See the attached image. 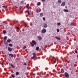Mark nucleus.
Listing matches in <instances>:
<instances>
[{
	"mask_svg": "<svg viewBox=\"0 0 78 78\" xmlns=\"http://www.w3.org/2000/svg\"><path fill=\"white\" fill-rule=\"evenodd\" d=\"M30 44L32 47H34V45H36V41L33 40L32 41V43L30 42Z\"/></svg>",
	"mask_w": 78,
	"mask_h": 78,
	"instance_id": "f257e3e1",
	"label": "nucleus"
},
{
	"mask_svg": "<svg viewBox=\"0 0 78 78\" xmlns=\"http://www.w3.org/2000/svg\"><path fill=\"white\" fill-rule=\"evenodd\" d=\"M47 32V30H46V29L43 28V29L42 30H41V32L42 33H45Z\"/></svg>",
	"mask_w": 78,
	"mask_h": 78,
	"instance_id": "f03ea898",
	"label": "nucleus"
},
{
	"mask_svg": "<svg viewBox=\"0 0 78 78\" xmlns=\"http://www.w3.org/2000/svg\"><path fill=\"white\" fill-rule=\"evenodd\" d=\"M65 75L66 78H69V75L67 73H65Z\"/></svg>",
	"mask_w": 78,
	"mask_h": 78,
	"instance_id": "7ed1b4c3",
	"label": "nucleus"
},
{
	"mask_svg": "<svg viewBox=\"0 0 78 78\" xmlns=\"http://www.w3.org/2000/svg\"><path fill=\"white\" fill-rule=\"evenodd\" d=\"M66 5V3L64 2H63L61 4V6H64Z\"/></svg>",
	"mask_w": 78,
	"mask_h": 78,
	"instance_id": "20e7f679",
	"label": "nucleus"
},
{
	"mask_svg": "<svg viewBox=\"0 0 78 78\" xmlns=\"http://www.w3.org/2000/svg\"><path fill=\"white\" fill-rule=\"evenodd\" d=\"M38 39H39V41H41L42 40V37L38 36Z\"/></svg>",
	"mask_w": 78,
	"mask_h": 78,
	"instance_id": "39448f33",
	"label": "nucleus"
},
{
	"mask_svg": "<svg viewBox=\"0 0 78 78\" xmlns=\"http://www.w3.org/2000/svg\"><path fill=\"white\" fill-rule=\"evenodd\" d=\"M8 50L9 51H12V50L11 48L10 47L8 48Z\"/></svg>",
	"mask_w": 78,
	"mask_h": 78,
	"instance_id": "423d86ee",
	"label": "nucleus"
},
{
	"mask_svg": "<svg viewBox=\"0 0 78 78\" xmlns=\"http://www.w3.org/2000/svg\"><path fill=\"white\" fill-rule=\"evenodd\" d=\"M44 28H47V25L46 24H44Z\"/></svg>",
	"mask_w": 78,
	"mask_h": 78,
	"instance_id": "0eeeda50",
	"label": "nucleus"
},
{
	"mask_svg": "<svg viewBox=\"0 0 78 78\" xmlns=\"http://www.w3.org/2000/svg\"><path fill=\"white\" fill-rule=\"evenodd\" d=\"M28 6H29V4H27L26 5V8H27V9H29V8L28 7Z\"/></svg>",
	"mask_w": 78,
	"mask_h": 78,
	"instance_id": "6e6552de",
	"label": "nucleus"
},
{
	"mask_svg": "<svg viewBox=\"0 0 78 78\" xmlns=\"http://www.w3.org/2000/svg\"><path fill=\"white\" fill-rule=\"evenodd\" d=\"M55 37L57 39H58V40H61V38L60 37H58L57 36H56Z\"/></svg>",
	"mask_w": 78,
	"mask_h": 78,
	"instance_id": "1a4fd4ad",
	"label": "nucleus"
},
{
	"mask_svg": "<svg viewBox=\"0 0 78 78\" xmlns=\"http://www.w3.org/2000/svg\"><path fill=\"white\" fill-rule=\"evenodd\" d=\"M64 12H69V10L68 9H65L64 10Z\"/></svg>",
	"mask_w": 78,
	"mask_h": 78,
	"instance_id": "9d476101",
	"label": "nucleus"
},
{
	"mask_svg": "<svg viewBox=\"0 0 78 78\" xmlns=\"http://www.w3.org/2000/svg\"><path fill=\"white\" fill-rule=\"evenodd\" d=\"M58 3L60 4V3H61V2H62V1H61V0H58Z\"/></svg>",
	"mask_w": 78,
	"mask_h": 78,
	"instance_id": "9b49d317",
	"label": "nucleus"
},
{
	"mask_svg": "<svg viewBox=\"0 0 78 78\" xmlns=\"http://www.w3.org/2000/svg\"><path fill=\"white\" fill-rule=\"evenodd\" d=\"M7 42H9V43L11 42V40L9 39L7 40Z\"/></svg>",
	"mask_w": 78,
	"mask_h": 78,
	"instance_id": "f8f14e48",
	"label": "nucleus"
},
{
	"mask_svg": "<svg viewBox=\"0 0 78 78\" xmlns=\"http://www.w3.org/2000/svg\"><path fill=\"white\" fill-rule=\"evenodd\" d=\"M9 55L11 57H13V56H14V55H13L12 54H9Z\"/></svg>",
	"mask_w": 78,
	"mask_h": 78,
	"instance_id": "ddd939ff",
	"label": "nucleus"
},
{
	"mask_svg": "<svg viewBox=\"0 0 78 78\" xmlns=\"http://www.w3.org/2000/svg\"><path fill=\"white\" fill-rule=\"evenodd\" d=\"M61 72H62V73H64V69H61Z\"/></svg>",
	"mask_w": 78,
	"mask_h": 78,
	"instance_id": "4468645a",
	"label": "nucleus"
},
{
	"mask_svg": "<svg viewBox=\"0 0 78 78\" xmlns=\"http://www.w3.org/2000/svg\"><path fill=\"white\" fill-rule=\"evenodd\" d=\"M39 48L38 47H37L36 48V50H37L38 51V50H39Z\"/></svg>",
	"mask_w": 78,
	"mask_h": 78,
	"instance_id": "2eb2a0df",
	"label": "nucleus"
},
{
	"mask_svg": "<svg viewBox=\"0 0 78 78\" xmlns=\"http://www.w3.org/2000/svg\"><path fill=\"white\" fill-rule=\"evenodd\" d=\"M9 45L10 46V47H12V44H9Z\"/></svg>",
	"mask_w": 78,
	"mask_h": 78,
	"instance_id": "dca6fc26",
	"label": "nucleus"
},
{
	"mask_svg": "<svg viewBox=\"0 0 78 78\" xmlns=\"http://www.w3.org/2000/svg\"><path fill=\"white\" fill-rule=\"evenodd\" d=\"M11 67H12V68H15V67H14V65H13L12 64H11Z\"/></svg>",
	"mask_w": 78,
	"mask_h": 78,
	"instance_id": "f3484780",
	"label": "nucleus"
},
{
	"mask_svg": "<svg viewBox=\"0 0 78 78\" xmlns=\"http://www.w3.org/2000/svg\"><path fill=\"white\" fill-rule=\"evenodd\" d=\"M57 25H58L59 26H60V25H61V24L60 23H57Z\"/></svg>",
	"mask_w": 78,
	"mask_h": 78,
	"instance_id": "a211bd4d",
	"label": "nucleus"
},
{
	"mask_svg": "<svg viewBox=\"0 0 78 78\" xmlns=\"http://www.w3.org/2000/svg\"><path fill=\"white\" fill-rule=\"evenodd\" d=\"M40 2H38L37 3V5H38V6H39L40 5H41L40 4Z\"/></svg>",
	"mask_w": 78,
	"mask_h": 78,
	"instance_id": "6ab92c4d",
	"label": "nucleus"
},
{
	"mask_svg": "<svg viewBox=\"0 0 78 78\" xmlns=\"http://www.w3.org/2000/svg\"><path fill=\"white\" fill-rule=\"evenodd\" d=\"M33 55H34L33 56H34L35 57L36 56V54H35V53H33Z\"/></svg>",
	"mask_w": 78,
	"mask_h": 78,
	"instance_id": "aec40b11",
	"label": "nucleus"
},
{
	"mask_svg": "<svg viewBox=\"0 0 78 78\" xmlns=\"http://www.w3.org/2000/svg\"><path fill=\"white\" fill-rule=\"evenodd\" d=\"M19 74V73L18 72H16V75H18Z\"/></svg>",
	"mask_w": 78,
	"mask_h": 78,
	"instance_id": "412c9836",
	"label": "nucleus"
},
{
	"mask_svg": "<svg viewBox=\"0 0 78 78\" xmlns=\"http://www.w3.org/2000/svg\"><path fill=\"white\" fill-rule=\"evenodd\" d=\"M26 48H27V47L24 46L23 48V50H24V49H25Z\"/></svg>",
	"mask_w": 78,
	"mask_h": 78,
	"instance_id": "4be33fe9",
	"label": "nucleus"
},
{
	"mask_svg": "<svg viewBox=\"0 0 78 78\" xmlns=\"http://www.w3.org/2000/svg\"><path fill=\"white\" fill-rule=\"evenodd\" d=\"M40 16H43V13H41L40 14Z\"/></svg>",
	"mask_w": 78,
	"mask_h": 78,
	"instance_id": "5701e85b",
	"label": "nucleus"
},
{
	"mask_svg": "<svg viewBox=\"0 0 78 78\" xmlns=\"http://www.w3.org/2000/svg\"><path fill=\"white\" fill-rule=\"evenodd\" d=\"M6 38H7V37H4V40H6Z\"/></svg>",
	"mask_w": 78,
	"mask_h": 78,
	"instance_id": "b1692460",
	"label": "nucleus"
},
{
	"mask_svg": "<svg viewBox=\"0 0 78 78\" xmlns=\"http://www.w3.org/2000/svg\"><path fill=\"white\" fill-rule=\"evenodd\" d=\"M74 25V23H71V26H73V25Z\"/></svg>",
	"mask_w": 78,
	"mask_h": 78,
	"instance_id": "393cba45",
	"label": "nucleus"
},
{
	"mask_svg": "<svg viewBox=\"0 0 78 78\" xmlns=\"http://www.w3.org/2000/svg\"><path fill=\"white\" fill-rule=\"evenodd\" d=\"M3 33L4 34H5V33H6V31L3 30Z\"/></svg>",
	"mask_w": 78,
	"mask_h": 78,
	"instance_id": "a878e982",
	"label": "nucleus"
},
{
	"mask_svg": "<svg viewBox=\"0 0 78 78\" xmlns=\"http://www.w3.org/2000/svg\"><path fill=\"white\" fill-rule=\"evenodd\" d=\"M3 8H5V9H6V8H7V6H3Z\"/></svg>",
	"mask_w": 78,
	"mask_h": 78,
	"instance_id": "bb28decb",
	"label": "nucleus"
},
{
	"mask_svg": "<svg viewBox=\"0 0 78 78\" xmlns=\"http://www.w3.org/2000/svg\"><path fill=\"white\" fill-rule=\"evenodd\" d=\"M57 60L56 59H55V61H54V63H56V62Z\"/></svg>",
	"mask_w": 78,
	"mask_h": 78,
	"instance_id": "cd10ccee",
	"label": "nucleus"
},
{
	"mask_svg": "<svg viewBox=\"0 0 78 78\" xmlns=\"http://www.w3.org/2000/svg\"><path fill=\"white\" fill-rule=\"evenodd\" d=\"M36 11L37 12V13H38V12H39V10H38V9H37Z\"/></svg>",
	"mask_w": 78,
	"mask_h": 78,
	"instance_id": "c85d7f7f",
	"label": "nucleus"
},
{
	"mask_svg": "<svg viewBox=\"0 0 78 78\" xmlns=\"http://www.w3.org/2000/svg\"><path fill=\"white\" fill-rule=\"evenodd\" d=\"M4 44H5V45H7V42H6V41L5 42H4Z\"/></svg>",
	"mask_w": 78,
	"mask_h": 78,
	"instance_id": "c756f323",
	"label": "nucleus"
},
{
	"mask_svg": "<svg viewBox=\"0 0 78 78\" xmlns=\"http://www.w3.org/2000/svg\"><path fill=\"white\" fill-rule=\"evenodd\" d=\"M75 52L76 53H78V51H77L76 50H75Z\"/></svg>",
	"mask_w": 78,
	"mask_h": 78,
	"instance_id": "7c9ffc66",
	"label": "nucleus"
},
{
	"mask_svg": "<svg viewBox=\"0 0 78 78\" xmlns=\"http://www.w3.org/2000/svg\"><path fill=\"white\" fill-rule=\"evenodd\" d=\"M27 13L28 15H30V12H29V11L28 10L27 11Z\"/></svg>",
	"mask_w": 78,
	"mask_h": 78,
	"instance_id": "2f4dec72",
	"label": "nucleus"
},
{
	"mask_svg": "<svg viewBox=\"0 0 78 78\" xmlns=\"http://www.w3.org/2000/svg\"><path fill=\"white\" fill-rule=\"evenodd\" d=\"M57 32H59V30L58 29H57Z\"/></svg>",
	"mask_w": 78,
	"mask_h": 78,
	"instance_id": "473e14b6",
	"label": "nucleus"
},
{
	"mask_svg": "<svg viewBox=\"0 0 78 78\" xmlns=\"http://www.w3.org/2000/svg\"><path fill=\"white\" fill-rule=\"evenodd\" d=\"M11 76L12 77V78H14V76L12 75H11Z\"/></svg>",
	"mask_w": 78,
	"mask_h": 78,
	"instance_id": "72a5a7b5",
	"label": "nucleus"
},
{
	"mask_svg": "<svg viewBox=\"0 0 78 78\" xmlns=\"http://www.w3.org/2000/svg\"><path fill=\"white\" fill-rule=\"evenodd\" d=\"M43 19L44 20H45V17H43Z\"/></svg>",
	"mask_w": 78,
	"mask_h": 78,
	"instance_id": "f704fd0d",
	"label": "nucleus"
},
{
	"mask_svg": "<svg viewBox=\"0 0 78 78\" xmlns=\"http://www.w3.org/2000/svg\"><path fill=\"white\" fill-rule=\"evenodd\" d=\"M16 29L17 30H19V27H16Z\"/></svg>",
	"mask_w": 78,
	"mask_h": 78,
	"instance_id": "c9c22d12",
	"label": "nucleus"
},
{
	"mask_svg": "<svg viewBox=\"0 0 78 78\" xmlns=\"http://www.w3.org/2000/svg\"><path fill=\"white\" fill-rule=\"evenodd\" d=\"M42 2H44L45 1V0H41Z\"/></svg>",
	"mask_w": 78,
	"mask_h": 78,
	"instance_id": "e433bc0d",
	"label": "nucleus"
},
{
	"mask_svg": "<svg viewBox=\"0 0 78 78\" xmlns=\"http://www.w3.org/2000/svg\"><path fill=\"white\" fill-rule=\"evenodd\" d=\"M4 62H2V65H3V64H4Z\"/></svg>",
	"mask_w": 78,
	"mask_h": 78,
	"instance_id": "4c0bfd02",
	"label": "nucleus"
},
{
	"mask_svg": "<svg viewBox=\"0 0 78 78\" xmlns=\"http://www.w3.org/2000/svg\"><path fill=\"white\" fill-rule=\"evenodd\" d=\"M24 27H27V24H25L24 25Z\"/></svg>",
	"mask_w": 78,
	"mask_h": 78,
	"instance_id": "58836bf2",
	"label": "nucleus"
},
{
	"mask_svg": "<svg viewBox=\"0 0 78 78\" xmlns=\"http://www.w3.org/2000/svg\"><path fill=\"white\" fill-rule=\"evenodd\" d=\"M24 65L25 66H26V65H27V63H24Z\"/></svg>",
	"mask_w": 78,
	"mask_h": 78,
	"instance_id": "ea45409f",
	"label": "nucleus"
},
{
	"mask_svg": "<svg viewBox=\"0 0 78 78\" xmlns=\"http://www.w3.org/2000/svg\"><path fill=\"white\" fill-rule=\"evenodd\" d=\"M35 57H34V56H33V57H32V59H34V58Z\"/></svg>",
	"mask_w": 78,
	"mask_h": 78,
	"instance_id": "a19ab883",
	"label": "nucleus"
},
{
	"mask_svg": "<svg viewBox=\"0 0 78 78\" xmlns=\"http://www.w3.org/2000/svg\"><path fill=\"white\" fill-rule=\"evenodd\" d=\"M33 76H34V75H35V74H33Z\"/></svg>",
	"mask_w": 78,
	"mask_h": 78,
	"instance_id": "79ce46f5",
	"label": "nucleus"
},
{
	"mask_svg": "<svg viewBox=\"0 0 78 78\" xmlns=\"http://www.w3.org/2000/svg\"><path fill=\"white\" fill-rule=\"evenodd\" d=\"M67 6H65V8H67Z\"/></svg>",
	"mask_w": 78,
	"mask_h": 78,
	"instance_id": "37998d69",
	"label": "nucleus"
},
{
	"mask_svg": "<svg viewBox=\"0 0 78 78\" xmlns=\"http://www.w3.org/2000/svg\"><path fill=\"white\" fill-rule=\"evenodd\" d=\"M56 58H57V59H58V57H57Z\"/></svg>",
	"mask_w": 78,
	"mask_h": 78,
	"instance_id": "c03bdc74",
	"label": "nucleus"
}]
</instances>
